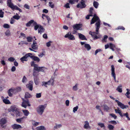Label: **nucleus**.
<instances>
[{"mask_svg":"<svg viewBox=\"0 0 130 130\" xmlns=\"http://www.w3.org/2000/svg\"><path fill=\"white\" fill-rule=\"evenodd\" d=\"M82 25L80 24H77L74 25L73 26V28L74 29L76 30H80V28L82 27Z\"/></svg>","mask_w":130,"mask_h":130,"instance_id":"nucleus-16","label":"nucleus"},{"mask_svg":"<svg viewBox=\"0 0 130 130\" xmlns=\"http://www.w3.org/2000/svg\"><path fill=\"white\" fill-rule=\"evenodd\" d=\"M32 55V54L31 53H27L25 55L23 56V57L21 58L20 59L22 62H23L24 61H27L28 60L27 58L28 57H30V55Z\"/></svg>","mask_w":130,"mask_h":130,"instance_id":"nucleus-10","label":"nucleus"},{"mask_svg":"<svg viewBox=\"0 0 130 130\" xmlns=\"http://www.w3.org/2000/svg\"><path fill=\"white\" fill-rule=\"evenodd\" d=\"M111 74L112 76L113 77L114 80L115 82H116V75L115 72V68L113 65H112L111 66Z\"/></svg>","mask_w":130,"mask_h":130,"instance_id":"nucleus-14","label":"nucleus"},{"mask_svg":"<svg viewBox=\"0 0 130 130\" xmlns=\"http://www.w3.org/2000/svg\"><path fill=\"white\" fill-rule=\"evenodd\" d=\"M117 90L119 92H122V88H120L118 87L117 88Z\"/></svg>","mask_w":130,"mask_h":130,"instance_id":"nucleus-60","label":"nucleus"},{"mask_svg":"<svg viewBox=\"0 0 130 130\" xmlns=\"http://www.w3.org/2000/svg\"><path fill=\"white\" fill-rule=\"evenodd\" d=\"M45 29L41 25H40V27L38 29V33H40L41 34L44 31Z\"/></svg>","mask_w":130,"mask_h":130,"instance_id":"nucleus-22","label":"nucleus"},{"mask_svg":"<svg viewBox=\"0 0 130 130\" xmlns=\"http://www.w3.org/2000/svg\"><path fill=\"white\" fill-rule=\"evenodd\" d=\"M31 95L28 92H26L25 93V99H27L28 98H31Z\"/></svg>","mask_w":130,"mask_h":130,"instance_id":"nucleus-28","label":"nucleus"},{"mask_svg":"<svg viewBox=\"0 0 130 130\" xmlns=\"http://www.w3.org/2000/svg\"><path fill=\"white\" fill-rule=\"evenodd\" d=\"M31 66V67H34V68L35 66L36 67L38 64H35L34 62L33 61L31 62L30 63Z\"/></svg>","mask_w":130,"mask_h":130,"instance_id":"nucleus-41","label":"nucleus"},{"mask_svg":"<svg viewBox=\"0 0 130 130\" xmlns=\"http://www.w3.org/2000/svg\"><path fill=\"white\" fill-rule=\"evenodd\" d=\"M110 48L111 49L112 51H115L114 48L115 47V45L112 43H110L109 44Z\"/></svg>","mask_w":130,"mask_h":130,"instance_id":"nucleus-34","label":"nucleus"},{"mask_svg":"<svg viewBox=\"0 0 130 130\" xmlns=\"http://www.w3.org/2000/svg\"><path fill=\"white\" fill-rule=\"evenodd\" d=\"M65 38H67L68 39L71 40H73L75 39L74 36L71 34V33H70V32L64 36Z\"/></svg>","mask_w":130,"mask_h":130,"instance_id":"nucleus-12","label":"nucleus"},{"mask_svg":"<svg viewBox=\"0 0 130 130\" xmlns=\"http://www.w3.org/2000/svg\"><path fill=\"white\" fill-rule=\"evenodd\" d=\"M21 88L20 87H17L16 88L14 89L11 88L9 89L8 91V93L9 96L10 97H11L12 96V94L11 93V92H13L14 91H15L17 92H18L21 91Z\"/></svg>","mask_w":130,"mask_h":130,"instance_id":"nucleus-2","label":"nucleus"},{"mask_svg":"<svg viewBox=\"0 0 130 130\" xmlns=\"http://www.w3.org/2000/svg\"><path fill=\"white\" fill-rule=\"evenodd\" d=\"M94 6L96 8H97L99 5L98 3L96 1H94L93 3Z\"/></svg>","mask_w":130,"mask_h":130,"instance_id":"nucleus-35","label":"nucleus"},{"mask_svg":"<svg viewBox=\"0 0 130 130\" xmlns=\"http://www.w3.org/2000/svg\"><path fill=\"white\" fill-rule=\"evenodd\" d=\"M104 110L106 111H108L109 109V107L106 105H104L103 106Z\"/></svg>","mask_w":130,"mask_h":130,"instance_id":"nucleus-30","label":"nucleus"},{"mask_svg":"<svg viewBox=\"0 0 130 130\" xmlns=\"http://www.w3.org/2000/svg\"><path fill=\"white\" fill-rule=\"evenodd\" d=\"M13 18L15 19L18 20L20 19V17L19 15H15L13 16Z\"/></svg>","mask_w":130,"mask_h":130,"instance_id":"nucleus-55","label":"nucleus"},{"mask_svg":"<svg viewBox=\"0 0 130 130\" xmlns=\"http://www.w3.org/2000/svg\"><path fill=\"white\" fill-rule=\"evenodd\" d=\"M7 122L6 120L4 118H2L0 121V125L2 128H5L6 126V125H3Z\"/></svg>","mask_w":130,"mask_h":130,"instance_id":"nucleus-11","label":"nucleus"},{"mask_svg":"<svg viewBox=\"0 0 130 130\" xmlns=\"http://www.w3.org/2000/svg\"><path fill=\"white\" fill-rule=\"evenodd\" d=\"M22 102L21 106L22 107L26 108L27 106H30L31 105L30 104L29 100L28 99L25 100L24 99H22Z\"/></svg>","mask_w":130,"mask_h":130,"instance_id":"nucleus-5","label":"nucleus"},{"mask_svg":"<svg viewBox=\"0 0 130 130\" xmlns=\"http://www.w3.org/2000/svg\"><path fill=\"white\" fill-rule=\"evenodd\" d=\"M101 25V21L100 20L98 21L95 23V25L96 26V32L99 31V29Z\"/></svg>","mask_w":130,"mask_h":130,"instance_id":"nucleus-17","label":"nucleus"},{"mask_svg":"<svg viewBox=\"0 0 130 130\" xmlns=\"http://www.w3.org/2000/svg\"><path fill=\"white\" fill-rule=\"evenodd\" d=\"M54 78H51L50 80L47 82H42V86H44L45 87H47V85H50L51 84V85L53 86L54 84Z\"/></svg>","mask_w":130,"mask_h":130,"instance_id":"nucleus-4","label":"nucleus"},{"mask_svg":"<svg viewBox=\"0 0 130 130\" xmlns=\"http://www.w3.org/2000/svg\"><path fill=\"white\" fill-rule=\"evenodd\" d=\"M23 112L24 115L26 116H27L29 113V111L27 110H23Z\"/></svg>","mask_w":130,"mask_h":130,"instance_id":"nucleus-31","label":"nucleus"},{"mask_svg":"<svg viewBox=\"0 0 130 130\" xmlns=\"http://www.w3.org/2000/svg\"><path fill=\"white\" fill-rule=\"evenodd\" d=\"M7 5L12 10H19L20 12H22V10L17 6H14L13 5V4L11 0H7Z\"/></svg>","mask_w":130,"mask_h":130,"instance_id":"nucleus-1","label":"nucleus"},{"mask_svg":"<svg viewBox=\"0 0 130 130\" xmlns=\"http://www.w3.org/2000/svg\"><path fill=\"white\" fill-rule=\"evenodd\" d=\"M11 127L14 129L21 128H22L20 125L16 124H14L12 125Z\"/></svg>","mask_w":130,"mask_h":130,"instance_id":"nucleus-19","label":"nucleus"},{"mask_svg":"<svg viewBox=\"0 0 130 130\" xmlns=\"http://www.w3.org/2000/svg\"><path fill=\"white\" fill-rule=\"evenodd\" d=\"M78 85V84H76L72 88L73 90L74 91H76L77 90V86Z\"/></svg>","mask_w":130,"mask_h":130,"instance_id":"nucleus-42","label":"nucleus"},{"mask_svg":"<svg viewBox=\"0 0 130 130\" xmlns=\"http://www.w3.org/2000/svg\"><path fill=\"white\" fill-rule=\"evenodd\" d=\"M10 31L9 30L5 32V34L6 36H9L10 35Z\"/></svg>","mask_w":130,"mask_h":130,"instance_id":"nucleus-59","label":"nucleus"},{"mask_svg":"<svg viewBox=\"0 0 130 130\" xmlns=\"http://www.w3.org/2000/svg\"><path fill=\"white\" fill-rule=\"evenodd\" d=\"M24 7L25 8L27 9H29V6L27 4H25L24 6Z\"/></svg>","mask_w":130,"mask_h":130,"instance_id":"nucleus-57","label":"nucleus"},{"mask_svg":"<svg viewBox=\"0 0 130 130\" xmlns=\"http://www.w3.org/2000/svg\"><path fill=\"white\" fill-rule=\"evenodd\" d=\"M93 8L92 7H90V8L89 13L90 14H93Z\"/></svg>","mask_w":130,"mask_h":130,"instance_id":"nucleus-56","label":"nucleus"},{"mask_svg":"<svg viewBox=\"0 0 130 130\" xmlns=\"http://www.w3.org/2000/svg\"><path fill=\"white\" fill-rule=\"evenodd\" d=\"M14 113H15L16 116L17 117L20 116V112L18 109Z\"/></svg>","mask_w":130,"mask_h":130,"instance_id":"nucleus-40","label":"nucleus"},{"mask_svg":"<svg viewBox=\"0 0 130 130\" xmlns=\"http://www.w3.org/2000/svg\"><path fill=\"white\" fill-rule=\"evenodd\" d=\"M108 37L107 35H105L104 36V38L102 39V41L103 42H107L106 40Z\"/></svg>","mask_w":130,"mask_h":130,"instance_id":"nucleus-36","label":"nucleus"},{"mask_svg":"<svg viewBox=\"0 0 130 130\" xmlns=\"http://www.w3.org/2000/svg\"><path fill=\"white\" fill-rule=\"evenodd\" d=\"M108 127L110 130H113V129L114 128V126L111 124L109 125Z\"/></svg>","mask_w":130,"mask_h":130,"instance_id":"nucleus-37","label":"nucleus"},{"mask_svg":"<svg viewBox=\"0 0 130 130\" xmlns=\"http://www.w3.org/2000/svg\"><path fill=\"white\" fill-rule=\"evenodd\" d=\"M27 80L25 76H24L22 80V82L23 83H25L26 82Z\"/></svg>","mask_w":130,"mask_h":130,"instance_id":"nucleus-45","label":"nucleus"},{"mask_svg":"<svg viewBox=\"0 0 130 130\" xmlns=\"http://www.w3.org/2000/svg\"><path fill=\"white\" fill-rule=\"evenodd\" d=\"M84 47L88 51L89 50L91 49V47L90 45L88 44H85Z\"/></svg>","mask_w":130,"mask_h":130,"instance_id":"nucleus-29","label":"nucleus"},{"mask_svg":"<svg viewBox=\"0 0 130 130\" xmlns=\"http://www.w3.org/2000/svg\"><path fill=\"white\" fill-rule=\"evenodd\" d=\"M32 55H30V57L33 60L36 61L37 62H39L40 61V59L37 56Z\"/></svg>","mask_w":130,"mask_h":130,"instance_id":"nucleus-18","label":"nucleus"},{"mask_svg":"<svg viewBox=\"0 0 130 130\" xmlns=\"http://www.w3.org/2000/svg\"><path fill=\"white\" fill-rule=\"evenodd\" d=\"M3 26L5 28H9L10 26L9 25L7 24H4Z\"/></svg>","mask_w":130,"mask_h":130,"instance_id":"nucleus-48","label":"nucleus"},{"mask_svg":"<svg viewBox=\"0 0 130 130\" xmlns=\"http://www.w3.org/2000/svg\"><path fill=\"white\" fill-rule=\"evenodd\" d=\"M27 39L28 42H31L32 41V39H33L32 37H27Z\"/></svg>","mask_w":130,"mask_h":130,"instance_id":"nucleus-39","label":"nucleus"},{"mask_svg":"<svg viewBox=\"0 0 130 130\" xmlns=\"http://www.w3.org/2000/svg\"><path fill=\"white\" fill-rule=\"evenodd\" d=\"M80 3H78L77 5V8H80V9H83L86 7V5L85 4V1L84 0H81Z\"/></svg>","mask_w":130,"mask_h":130,"instance_id":"nucleus-6","label":"nucleus"},{"mask_svg":"<svg viewBox=\"0 0 130 130\" xmlns=\"http://www.w3.org/2000/svg\"><path fill=\"white\" fill-rule=\"evenodd\" d=\"M26 87L30 90L32 91L33 89L32 82L31 81H29L28 84L26 85Z\"/></svg>","mask_w":130,"mask_h":130,"instance_id":"nucleus-15","label":"nucleus"},{"mask_svg":"<svg viewBox=\"0 0 130 130\" xmlns=\"http://www.w3.org/2000/svg\"><path fill=\"white\" fill-rule=\"evenodd\" d=\"M10 110L12 111L14 113L18 110V109L14 106H11Z\"/></svg>","mask_w":130,"mask_h":130,"instance_id":"nucleus-24","label":"nucleus"},{"mask_svg":"<svg viewBox=\"0 0 130 130\" xmlns=\"http://www.w3.org/2000/svg\"><path fill=\"white\" fill-rule=\"evenodd\" d=\"M36 129L37 130H46V128L44 126H42L37 127Z\"/></svg>","mask_w":130,"mask_h":130,"instance_id":"nucleus-27","label":"nucleus"},{"mask_svg":"<svg viewBox=\"0 0 130 130\" xmlns=\"http://www.w3.org/2000/svg\"><path fill=\"white\" fill-rule=\"evenodd\" d=\"M78 35L79 38L80 39L82 40H87V39L86 38L85 36L84 35L79 33H78Z\"/></svg>","mask_w":130,"mask_h":130,"instance_id":"nucleus-20","label":"nucleus"},{"mask_svg":"<svg viewBox=\"0 0 130 130\" xmlns=\"http://www.w3.org/2000/svg\"><path fill=\"white\" fill-rule=\"evenodd\" d=\"M101 51H102V50H101V49H97L96 50V51H95V55H96V54L99 52H100Z\"/></svg>","mask_w":130,"mask_h":130,"instance_id":"nucleus-62","label":"nucleus"},{"mask_svg":"<svg viewBox=\"0 0 130 130\" xmlns=\"http://www.w3.org/2000/svg\"><path fill=\"white\" fill-rule=\"evenodd\" d=\"M45 69V68L43 67H40L38 66V65L36 66H35L34 68V70L38 72H44Z\"/></svg>","mask_w":130,"mask_h":130,"instance_id":"nucleus-7","label":"nucleus"},{"mask_svg":"<svg viewBox=\"0 0 130 130\" xmlns=\"http://www.w3.org/2000/svg\"><path fill=\"white\" fill-rule=\"evenodd\" d=\"M115 111L116 113H118L121 117H123V115L121 112V110L119 109L118 108V109H115Z\"/></svg>","mask_w":130,"mask_h":130,"instance_id":"nucleus-26","label":"nucleus"},{"mask_svg":"<svg viewBox=\"0 0 130 130\" xmlns=\"http://www.w3.org/2000/svg\"><path fill=\"white\" fill-rule=\"evenodd\" d=\"M89 34L91 35L92 37L94 38V39H96L99 38V37L96 36V35L99 34V31L92 32L91 31H90Z\"/></svg>","mask_w":130,"mask_h":130,"instance_id":"nucleus-13","label":"nucleus"},{"mask_svg":"<svg viewBox=\"0 0 130 130\" xmlns=\"http://www.w3.org/2000/svg\"><path fill=\"white\" fill-rule=\"evenodd\" d=\"M53 3L52 2H49V5L52 8H53L54 7V5L53 4Z\"/></svg>","mask_w":130,"mask_h":130,"instance_id":"nucleus-44","label":"nucleus"},{"mask_svg":"<svg viewBox=\"0 0 130 130\" xmlns=\"http://www.w3.org/2000/svg\"><path fill=\"white\" fill-rule=\"evenodd\" d=\"M109 123L112 124L116 125L117 124V122L115 120L111 121L109 122Z\"/></svg>","mask_w":130,"mask_h":130,"instance_id":"nucleus-49","label":"nucleus"},{"mask_svg":"<svg viewBox=\"0 0 130 130\" xmlns=\"http://www.w3.org/2000/svg\"><path fill=\"white\" fill-rule=\"evenodd\" d=\"M35 22V21L33 20H31L29 21L26 24V26L28 27H29L31 26L32 24L33 25V23H34Z\"/></svg>","mask_w":130,"mask_h":130,"instance_id":"nucleus-23","label":"nucleus"},{"mask_svg":"<svg viewBox=\"0 0 130 130\" xmlns=\"http://www.w3.org/2000/svg\"><path fill=\"white\" fill-rule=\"evenodd\" d=\"M25 118V117H23L21 118L17 119H16V121L19 123H21L22 120Z\"/></svg>","mask_w":130,"mask_h":130,"instance_id":"nucleus-38","label":"nucleus"},{"mask_svg":"<svg viewBox=\"0 0 130 130\" xmlns=\"http://www.w3.org/2000/svg\"><path fill=\"white\" fill-rule=\"evenodd\" d=\"M115 101L117 103L118 105L122 109H126L127 107H128V106L124 105L118 100H116Z\"/></svg>","mask_w":130,"mask_h":130,"instance_id":"nucleus-9","label":"nucleus"},{"mask_svg":"<svg viewBox=\"0 0 130 130\" xmlns=\"http://www.w3.org/2000/svg\"><path fill=\"white\" fill-rule=\"evenodd\" d=\"M85 124L84 126V128L86 129L91 128L90 127L89 125V124L88 121H86L84 122Z\"/></svg>","mask_w":130,"mask_h":130,"instance_id":"nucleus-21","label":"nucleus"},{"mask_svg":"<svg viewBox=\"0 0 130 130\" xmlns=\"http://www.w3.org/2000/svg\"><path fill=\"white\" fill-rule=\"evenodd\" d=\"M4 12L2 11V10H0V17L3 18L4 17Z\"/></svg>","mask_w":130,"mask_h":130,"instance_id":"nucleus-47","label":"nucleus"},{"mask_svg":"<svg viewBox=\"0 0 130 130\" xmlns=\"http://www.w3.org/2000/svg\"><path fill=\"white\" fill-rule=\"evenodd\" d=\"M126 90L127 91L125 94H126L127 95H129L130 94V92H129V91H130V89H126Z\"/></svg>","mask_w":130,"mask_h":130,"instance_id":"nucleus-61","label":"nucleus"},{"mask_svg":"<svg viewBox=\"0 0 130 130\" xmlns=\"http://www.w3.org/2000/svg\"><path fill=\"white\" fill-rule=\"evenodd\" d=\"M109 115L111 116L112 117L114 118L115 119H116L117 118V116L114 114L113 113H110Z\"/></svg>","mask_w":130,"mask_h":130,"instance_id":"nucleus-43","label":"nucleus"},{"mask_svg":"<svg viewBox=\"0 0 130 130\" xmlns=\"http://www.w3.org/2000/svg\"><path fill=\"white\" fill-rule=\"evenodd\" d=\"M52 42L51 41H50L48 42H47L46 43V45L47 47H49L51 45V43H52Z\"/></svg>","mask_w":130,"mask_h":130,"instance_id":"nucleus-51","label":"nucleus"},{"mask_svg":"<svg viewBox=\"0 0 130 130\" xmlns=\"http://www.w3.org/2000/svg\"><path fill=\"white\" fill-rule=\"evenodd\" d=\"M41 96V93H37L36 95V97L37 98H40Z\"/></svg>","mask_w":130,"mask_h":130,"instance_id":"nucleus-50","label":"nucleus"},{"mask_svg":"<svg viewBox=\"0 0 130 130\" xmlns=\"http://www.w3.org/2000/svg\"><path fill=\"white\" fill-rule=\"evenodd\" d=\"M8 60L10 62H13L14 60V59L12 57H10L8 59Z\"/></svg>","mask_w":130,"mask_h":130,"instance_id":"nucleus-53","label":"nucleus"},{"mask_svg":"<svg viewBox=\"0 0 130 130\" xmlns=\"http://www.w3.org/2000/svg\"><path fill=\"white\" fill-rule=\"evenodd\" d=\"M98 125L99 126L101 127H104L105 126L104 124L102 123H98Z\"/></svg>","mask_w":130,"mask_h":130,"instance_id":"nucleus-54","label":"nucleus"},{"mask_svg":"<svg viewBox=\"0 0 130 130\" xmlns=\"http://www.w3.org/2000/svg\"><path fill=\"white\" fill-rule=\"evenodd\" d=\"M78 108V106H77L76 107H74L73 108V111L74 112H75L77 111Z\"/></svg>","mask_w":130,"mask_h":130,"instance_id":"nucleus-52","label":"nucleus"},{"mask_svg":"<svg viewBox=\"0 0 130 130\" xmlns=\"http://www.w3.org/2000/svg\"><path fill=\"white\" fill-rule=\"evenodd\" d=\"M74 0H69V2L71 4L73 5L74 3Z\"/></svg>","mask_w":130,"mask_h":130,"instance_id":"nucleus-64","label":"nucleus"},{"mask_svg":"<svg viewBox=\"0 0 130 130\" xmlns=\"http://www.w3.org/2000/svg\"><path fill=\"white\" fill-rule=\"evenodd\" d=\"M46 104H45L44 105H40L37 108V111L39 113L42 115L44 111V110L46 107Z\"/></svg>","mask_w":130,"mask_h":130,"instance_id":"nucleus-3","label":"nucleus"},{"mask_svg":"<svg viewBox=\"0 0 130 130\" xmlns=\"http://www.w3.org/2000/svg\"><path fill=\"white\" fill-rule=\"evenodd\" d=\"M33 25L34 26V30H36L38 28L39 29L40 25L37 24V22L35 21L34 23H33Z\"/></svg>","mask_w":130,"mask_h":130,"instance_id":"nucleus-25","label":"nucleus"},{"mask_svg":"<svg viewBox=\"0 0 130 130\" xmlns=\"http://www.w3.org/2000/svg\"><path fill=\"white\" fill-rule=\"evenodd\" d=\"M118 29L124 30H125V28L123 26H119L118 27Z\"/></svg>","mask_w":130,"mask_h":130,"instance_id":"nucleus-58","label":"nucleus"},{"mask_svg":"<svg viewBox=\"0 0 130 130\" xmlns=\"http://www.w3.org/2000/svg\"><path fill=\"white\" fill-rule=\"evenodd\" d=\"M3 102L6 104H9L10 103V102L9 101L6 99H4L3 100Z\"/></svg>","mask_w":130,"mask_h":130,"instance_id":"nucleus-33","label":"nucleus"},{"mask_svg":"<svg viewBox=\"0 0 130 130\" xmlns=\"http://www.w3.org/2000/svg\"><path fill=\"white\" fill-rule=\"evenodd\" d=\"M100 20L99 17L96 14H95L93 15V17L92 19L91 22V24H92Z\"/></svg>","mask_w":130,"mask_h":130,"instance_id":"nucleus-8","label":"nucleus"},{"mask_svg":"<svg viewBox=\"0 0 130 130\" xmlns=\"http://www.w3.org/2000/svg\"><path fill=\"white\" fill-rule=\"evenodd\" d=\"M43 37L45 39H47V35L46 34H44L43 35Z\"/></svg>","mask_w":130,"mask_h":130,"instance_id":"nucleus-63","label":"nucleus"},{"mask_svg":"<svg viewBox=\"0 0 130 130\" xmlns=\"http://www.w3.org/2000/svg\"><path fill=\"white\" fill-rule=\"evenodd\" d=\"M56 124V125L54 127V129H57L58 128H59L60 127L62 126V125L61 124L57 125V124Z\"/></svg>","mask_w":130,"mask_h":130,"instance_id":"nucleus-46","label":"nucleus"},{"mask_svg":"<svg viewBox=\"0 0 130 130\" xmlns=\"http://www.w3.org/2000/svg\"><path fill=\"white\" fill-rule=\"evenodd\" d=\"M31 47L34 50H37L38 49V46L37 44L32 43V44Z\"/></svg>","mask_w":130,"mask_h":130,"instance_id":"nucleus-32","label":"nucleus"}]
</instances>
